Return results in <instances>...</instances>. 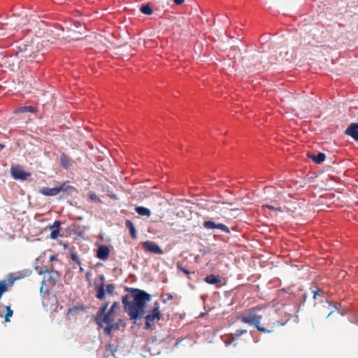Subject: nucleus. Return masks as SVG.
<instances>
[{
    "instance_id": "nucleus-23",
    "label": "nucleus",
    "mask_w": 358,
    "mask_h": 358,
    "mask_svg": "<svg viewBox=\"0 0 358 358\" xmlns=\"http://www.w3.org/2000/svg\"><path fill=\"white\" fill-rule=\"evenodd\" d=\"M6 312L7 313L4 316V318H5V321L8 322H10V318L12 317L13 313L10 306H6Z\"/></svg>"
},
{
    "instance_id": "nucleus-27",
    "label": "nucleus",
    "mask_w": 358,
    "mask_h": 358,
    "mask_svg": "<svg viewBox=\"0 0 358 358\" xmlns=\"http://www.w3.org/2000/svg\"><path fill=\"white\" fill-rule=\"evenodd\" d=\"M62 236L59 234V229H53L50 233V238L52 239H57L58 237Z\"/></svg>"
},
{
    "instance_id": "nucleus-4",
    "label": "nucleus",
    "mask_w": 358,
    "mask_h": 358,
    "mask_svg": "<svg viewBox=\"0 0 358 358\" xmlns=\"http://www.w3.org/2000/svg\"><path fill=\"white\" fill-rule=\"evenodd\" d=\"M159 308L160 307H159V301H155L152 310L149 311V313L145 316V329H152V323L155 320H159L162 319V315L159 310Z\"/></svg>"
},
{
    "instance_id": "nucleus-20",
    "label": "nucleus",
    "mask_w": 358,
    "mask_h": 358,
    "mask_svg": "<svg viewBox=\"0 0 358 358\" xmlns=\"http://www.w3.org/2000/svg\"><path fill=\"white\" fill-rule=\"evenodd\" d=\"M308 157L316 164H321L324 161L326 157L325 155L322 152H320L317 155H308Z\"/></svg>"
},
{
    "instance_id": "nucleus-19",
    "label": "nucleus",
    "mask_w": 358,
    "mask_h": 358,
    "mask_svg": "<svg viewBox=\"0 0 358 358\" xmlns=\"http://www.w3.org/2000/svg\"><path fill=\"white\" fill-rule=\"evenodd\" d=\"M125 226L129 229L131 236L133 238H136V231L133 222L129 220H127L125 221Z\"/></svg>"
},
{
    "instance_id": "nucleus-37",
    "label": "nucleus",
    "mask_w": 358,
    "mask_h": 358,
    "mask_svg": "<svg viewBox=\"0 0 358 358\" xmlns=\"http://www.w3.org/2000/svg\"><path fill=\"white\" fill-rule=\"evenodd\" d=\"M320 292V290H317V292L316 291H313V298L315 299L316 298V295L317 294V292Z\"/></svg>"
},
{
    "instance_id": "nucleus-7",
    "label": "nucleus",
    "mask_w": 358,
    "mask_h": 358,
    "mask_svg": "<svg viewBox=\"0 0 358 358\" xmlns=\"http://www.w3.org/2000/svg\"><path fill=\"white\" fill-rule=\"evenodd\" d=\"M12 177L15 180H26L31 176V173L24 171L19 165L12 166L10 169Z\"/></svg>"
},
{
    "instance_id": "nucleus-1",
    "label": "nucleus",
    "mask_w": 358,
    "mask_h": 358,
    "mask_svg": "<svg viewBox=\"0 0 358 358\" xmlns=\"http://www.w3.org/2000/svg\"><path fill=\"white\" fill-rule=\"evenodd\" d=\"M133 297V301H128V295L122 296V303L125 311L131 320H136L145 313L146 303L151 299V296L143 290L137 288H129Z\"/></svg>"
},
{
    "instance_id": "nucleus-40",
    "label": "nucleus",
    "mask_w": 358,
    "mask_h": 358,
    "mask_svg": "<svg viewBox=\"0 0 358 358\" xmlns=\"http://www.w3.org/2000/svg\"><path fill=\"white\" fill-rule=\"evenodd\" d=\"M270 210L275 209L273 206H269Z\"/></svg>"
},
{
    "instance_id": "nucleus-44",
    "label": "nucleus",
    "mask_w": 358,
    "mask_h": 358,
    "mask_svg": "<svg viewBox=\"0 0 358 358\" xmlns=\"http://www.w3.org/2000/svg\"><path fill=\"white\" fill-rule=\"evenodd\" d=\"M357 324H358V320H357Z\"/></svg>"
},
{
    "instance_id": "nucleus-31",
    "label": "nucleus",
    "mask_w": 358,
    "mask_h": 358,
    "mask_svg": "<svg viewBox=\"0 0 358 358\" xmlns=\"http://www.w3.org/2000/svg\"><path fill=\"white\" fill-rule=\"evenodd\" d=\"M255 327L261 332L263 333H267L268 332V330L264 327H261L260 322H259L257 324L255 325Z\"/></svg>"
},
{
    "instance_id": "nucleus-39",
    "label": "nucleus",
    "mask_w": 358,
    "mask_h": 358,
    "mask_svg": "<svg viewBox=\"0 0 358 358\" xmlns=\"http://www.w3.org/2000/svg\"><path fill=\"white\" fill-rule=\"evenodd\" d=\"M5 148V145L0 143V151L2 150Z\"/></svg>"
},
{
    "instance_id": "nucleus-16",
    "label": "nucleus",
    "mask_w": 358,
    "mask_h": 358,
    "mask_svg": "<svg viewBox=\"0 0 358 358\" xmlns=\"http://www.w3.org/2000/svg\"><path fill=\"white\" fill-rule=\"evenodd\" d=\"M247 330L246 329H237L234 334H231L229 336V341L226 342V344H230L232 341L237 339L238 337H240L241 335L246 334Z\"/></svg>"
},
{
    "instance_id": "nucleus-13",
    "label": "nucleus",
    "mask_w": 358,
    "mask_h": 358,
    "mask_svg": "<svg viewBox=\"0 0 358 358\" xmlns=\"http://www.w3.org/2000/svg\"><path fill=\"white\" fill-rule=\"evenodd\" d=\"M110 254L109 248L106 245H101L96 250V257L101 260H106Z\"/></svg>"
},
{
    "instance_id": "nucleus-38",
    "label": "nucleus",
    "mask_w": 358,
    "mask_h": 358,
    "mask_svg": "<svg viewBox=\"0 0 358 358\" xmlns=\"http://www.w3.org/2000/svg\"><path fill=\"white\" fill-rule=\"evenodd\" d=\"M55 3H62L63 0H52Z\"/></svg>"
},
{
    "instance_id": "nucleus-2",
    "label": "nucleus",
    "mask_w": 358,
    "mask_h": 358,
    "mask_svg": "<svg viewBox=\"0 0 358 358\" xmlns=\"http://www.w3.org/2000/svg\"><path fill=\"white\" fill-rule=\"evenodd\" d=\"M109 302H106L99 310L95 315V322L99 327H103V324H109L113 322V315L107 313Z\"/></svg>"
},
{
    "instance_id": "nucleus-3",
    "label": "nucleus",
    "mask_w": 358,
    "mask_h": 358,
    "mask_svg": "<svg viewBox=\"0 0 358 358\" xmlns=\"http://www.w3.org/2000/svg\"><path fill=\"white\" fill-rule=\"evenodd\" d=\"M261 308L258 306L256 308H250L241 315V320L246 324L255 326L261 321L262 315L257 313V311Z\"/></svg>"
},
{
    "instance_id": "nucleus-14",
    "label": "nucleus",
    "mask_w": 358,
    "mask_h": 358,
    "mask_svg": "<svg viewBox=\"0 0 358 358\" xmlns=\"http://www.w3.org/2000/svg\"><path fill=\"white\" fill-rule=\"evenodd\" d=\"M345 134L358 141V124L352 123L345 130Z\"/></svg>"
},
{
    "instance_id": "nucleus-36",
    "label": "nucleus",
    "mask_w": 358,
    "mask_h": 358,
    "mask_svg": "<svg viewBox=\"0 0 358 358\" xmlns=\"http://www.w3.org/2000/svg\"><path fill=\"white\" fill-rule=\"evenodd\" d=\"M175 4L176 5H181L184 3L185 0H173Z\"/></svg>"
},
{
    "instance_id": "nucleus-24",
    "label": "nucleus",
    "mask_w": 358,
    "mask_h": 358,
    "mask_svg": "<svg viewBox=\"0 0 358 358\" xmlns=\"http://www.w3.org/2000/svg\"><path fill=\"white\" fill-rule=\"evenodd\" d=\"M120 303L117 301L114 302L110 308L106 311L107 313H110V315H113L115 313L116 309L119 307Z\"/></svg>"
},
{
    "instance_id": "nucleus-43",
    "label": "nucleus",
    "mask_w": 358,
    "mask_h": 358,
    "mask_svg": "<svg viewBox=\"0 0 358 358\" xmlns=\"http://www.w3.org/2000/svg\"><path fill=\"white\" fill-rule=\"evenodd\" d=\"M266 37H262V41H263Z\"/></svg>"
},
{
    "instance_id": "nucleus-10",
    "label": "nucleus",
    "mask_w": 358,
    "mask_h": 358,
    "mask_svg": "<svg viewBox=\"0 0 358 358\" xmlns=\"http://www.w3.org/2000/svg\"><path fill=\"white\" fill-rule=\"evenodd\" d=\"M32 52L33 50L31 45L22 43L17 46L16 55L22 54L21 57L26 58L30 57Z\"/></svg>"
},
{
    "instance_id": "nucleus-8",
    "label": "nucleus",
    "mask_w": 358,
    "mask_h": 358,
    "mask_svg": "<svg viewBox=\"0 0 358 358\" xmlns=\"http://www.w3.org/2000/svg\"><path fill=\"white\" fill-rule=\"evenodd\" d=\"M203 226L206 229H218L222 230V231H224L227 234L230 233V229L227 226L221 223L216 224L215 222L211 220L204 221L203 223Z\"/></svg>"
},
{
    "instance_id": "nucleus-32",
    "label": "nucleus",
    "mask_w": 358,
    "mask_h": 358,
    "mask_svg": "<svg viewBox=\"0 0 358 358\" xmlns=\"http://www.w3.org/2000/svg\"><path fill=\"white\" fill-rule=\"evenodd\" d=\"M216 19L218 21H222V22H227L229 20L227 16H224L222 15H217Z\"/></svg>"
},
{
    "instance_id": "nucleus-41",
    "label": "nucleus",
    "mask_w": 358,
    "mask_h": 358,
    "mask_svg": "<svg viewBox=\"0 0 358 358\" xmlns=\"http://www.w3.org/2000/svg\"><path fill=\"white\" fill-rule=\"evenodd\" d=\"M80 266V272H83V267L81 266V265H80V266Z\"/></svg>"
},
{
    "instance_id": "nucleus-12",
    "label": "nucleus",
    "mask_w": 358,
    "mask_h": 358,
    "mask_svg": "<svg viewBox=\"0 0 358 358\" xmlns=\"http://www.w3.org/2000/svg\"><path fill=\"white\" fill-rule=\"evenodd\" d=\"M99 280L101 281L100 285H95L94 289L96 292V297L99 300H103L105 298V277L103 275H99Z\"/></svg>"
},
{
    "instance_id": "nucleus-26",
    "label": "nucleus",
    "mask_w": 358,
    "mask_h": 358,
    "mask_svg": "<svg viewBox=\"0 0 358 358\" xmlns=\"http://www.w3.org/2000/svg\"><path fill=\"white\" fill-rule=\"evenodd\" d=\"M177 268H178V271H180L183 272L186 275H189L191 273H194V271H192V272L189 271L188 269H187L186 268L183 267L182 265H180L179 264H177Z\"/></svg>"
},
{
    "instance_id": "nucleus-42",
    "label": "nucleus",
    "mask_w": 358,
    "mask_h": 358,
    "mask_svg": "<svg viewBox=\"0 0 358 358\" xmlns=\"http://www.w3.org/2000/svg\"><path fill=\"white\" fill-rule=\"evenodd\" d=\"M54 259H55V257H54L53 256H52V257H50V259H51V260H54Z\"/></svg>"
},
{
    "instance_id": "nucleus-9",
    "label": "nucleus",
    "mask_w": 358,
    "mask_h": 358,
    "mask_svg": "<svg viewBox=\"0 0 358 358\" xmlns=\"http://www.w3.org/2000/svg\"><path fill=\"white\" fill-rule=\"evenodd\" d=\"M15 279L12 275H10L7 280H0V299L13 285Z\"/></svg>"
},
{
    "instance_id": "nucleus-35",
    "label": "nucleus",
    "mask_w": 358,
    "mask_h": 358,
    "mask_svg": "<svg viewBox=\"0 0 358 358\" xmlns=\"http://www.w3.org/2000/svg\"><path fill=\"white\" fill-rule=\"evenodd\" d=\"M110 324V326H112L113 327V330L119 329V324L117 322H115L113 321Z\"/></svg>"
},
{
    "instance_id": "nucleus-18",
    "label": "nucleus",
    "mask_w": 358,
    "mask_h": 358,
    "mask_svg": "<svg viewBox=\"0 0 358 358\" xmlns=\"http://www.w3.org/2000/svg\"><path fill=\"white\" fill-rule=\"evenodd\" d=\"M60 163L64 169H69L70 167V157L65 153H62L60 156Z\"/></svg>"
},
{
    "instance_id": "nucleus-17",
    "label": "nucleus",
    "mask_w": 358,
    "mask_h": 358,
    "mask_svg": "<svg viewBox=\"0 0 358 358\" xmlns=\"http://www.w3.org/2000/svg\"><path fill=\"white\" fill-rule=\"evenodd\" d=\"M205 282L210 285H215L217 283H220L221 282L220 278L218 275H215L213 274L208 275L205 279Z\"/></svg>"
},
{
    "instance_id": "nucleus-30",
    "label": "nucleus",
    "mask_w": 358,
    "mask_h": 358,
    "mask_svg": "<svg viewBox=\"0 0 358 358\" xmlns=\"http://www.w3.org/2000/svg\"><path fill=\"white\" fill-rule=\"evenodd\" d=\"M89 197H90V199L92 201H98V202L100 201V199L98 198L96 194L94 192H90Z\"/></svg>"
},
{
    "instance_id": "nucleus-6",
    "label": "nucleus",
    "mask_w": 358,
    "mask_h": 358,
    "mask_svg": "<svg viewBox=\"0 0 358 358\" xmlns=\"http://www.w3.org/2000/svg\"><path fill=\"white\" fill-rule=\"evenodd\" d=\"M73 189L74 188L73 187L70 185L66 187V184L64 183L62 185L53 188L43 187L39 190V192L45 196H52L58 194L62 191L71 192Z\"/></svg>"
},
{
    "instance_id": "nucleus-21",
    "label": "nucleus",
    "mask_w": 358,
    "mask_h": 358,
    "mask_svg": "<svg viewBox=\"0 0 358 358\" xmlns=\"http://www.w3.org/2000/svg\"><path fill=\"white\" fill-rule=\"evenodd\" d=\"M135 211L140 215L149 217L151 215L150 210L143 206H137L135 208Z\"/></svg>"
},
{
    "instance_id": "nucleus-29",
    "label": "nucleus",
    "mask_w": 358,
    "mask_h": 358,
    "mask_svg": "<svg viewBox=\"0 0 358 358\" xmlns=\"http://www.w3.org/2000/svg\"><path fill=\"white\" fill-rule=\"evenodd\" d=\"M113 330V327L110 326V324H106V327H103L104 333L110 336L111 334L112 331Z\"/></svg>"
},
{
    "instance_id": "nucleus-22",
    "label": "nucleus",
    "mask_w": 358,
    "mask_h": 358,
    "mask_svg": "<svg viewBox=\"0 0 358 358\" xmlns=\"http://www.w3.org/2000/svg\"><path fill=\"white\" fill-rule=\"evenodd\" d=\"M140 10L145 15H150L152 13L153 10L149 4H142Z\"/></svg>"
},
{
    "instance_id": "nucleus-15",
    "label": "nucleus",
    "mask_w": 358,
    "mask_h": 358,
    "mask_svg": "<svg viewBox=\"0 0 358 358\" xmlns=\"http://www.w3.org/2000/svg\"><path fill=\"white\" fill-rule=\"evenodd\" d=\"M38 110L36 107L31 106H24L17 108L15 110V113H31L33 114H36Z\"/></svg>"
},
{
    "instance_id": "nucleus-28",
    "label": "nucleus",
    "mask_w": 358,
    "mask_h": 358,
    "mask_svg": "<svg viewBox=\"0 0 358 358\" xmlns=\"http://www.w3.org/2000/svg\"><path fill=\"white\" fill-rule=\"evenodd\" d=\"M71 259L77 264H78L79 266L81 265V262L80 260L79 259L78 255H76V253L75 252H71Z\"/></svg>"
},
{
    "instance_id": "nucleus-34",
    "label": "nucleus",
    "mask_w": 358,
    "mask_h": 358,
    "mask_svg": "<svg viewBox=\"0 0 358 358\" xmlns=\"http://www.w3.org/2000/svg\"><path fill=\"white\" fill-rule=\"evenodd\" d=\"M166 299H164L162 300L163 303H166L167 301V300H171L173 299V296L170 293L166 294Z\"/></svg>"
},
{
    "instance_id": "nucleus-5",
    "label": "nucleus",
    "mask_w": 358,
    "mask_h": 358,
    "mask_svg": "<svg viewBox=\"0 0 358 358\" xmlns=\"http://www.w3.org/2000/svg\"><path fill=\"white\" fill-rule=\"evenodd\" d=\"M43 271L40 272V274H41ZM43 273H48L47 275H45L43 278V280L42 281V285L40 289L41 292H43L44 286H48L50 287H52L55 285L57 279L59 277V273L55 270H52L51 271H43Z\"/></svg>"
},
{
    "instance_id": "nucleus-25",
    "label": "nucleus",
    "mask_w": 358,
    "mask_h": 358,
    "mask_svg": "<svg viewBox=\"0 0 358 358\" xmlns=\"http://www.w3.org/2000/svg\"><path fill=\"white\" fill-rule=\"evenodd\" d=\"M115 285L113 284H108L105 286V292H106L108 294L111 295L114 293Z\"/></svg>"
},
{
    "instance_id": "nucleus-11",
    "label": "nucleus",
    "mask_w": 358,
    "mask_h": 358,
    "mask_svg": "<svg viewBox=\"0 0 358 358\" xmlns=\"http://www.w3.org/2000/svg\"><path fill=\"white\" fill-rule=\"evenodd\" d=\"M143 246L145 250L147 251L157 254V255H162L163 253V250L161 249V248L155 242L147 241L143 243Z\"/></svg>"
},
{
    "instance_id": "nucleus-33",
    "label": "nucleus",
    "mask_w": 358,
    "mask_h": 358,
    "mask_svg": "<svg viewBox=\"0 0 358 358\" xmlns=\"http://www.w3.org/2000/svg\"><path fill=\"white\" fill-rule=\"evenodd\" d=\"M60 224H61V222L59 220H56L54 222L52 225L49 227V228L51 229H59Z\"/></svg>"
}]
</instances>
